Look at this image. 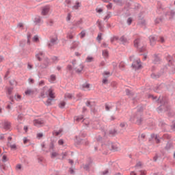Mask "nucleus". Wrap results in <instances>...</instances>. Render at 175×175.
I'll return each mask as SVG.
<instances>
[{"label": "nucleus", "instance_id": "31", "mask_svg": "<svg viewBox=\"0 0 175 175\" xmlns=\"http://www.w3.org/2000/svg\"><path fill=\"white\" fill-rule=\"evenodd\" d=\"M55 79L56 77L54 75H51L49 78L50 83H54V81H55Z\"/></svg>", "mask_w": 175, "mask_h": 175}, {"label": "nucleus", "instance_id": "6", "mask_svg": "<svg viewBox=\"0 0 175 175\" xmlns=\"http://www.w3.org/2000/svg\"><path fill=\"white\" fill-rule=\"evenodd\" d=\"M12 92H13V88H8L7 90V96L9 98L10 100H11L10 104L13 105V101L14 100V97L12 95Z\"/></svg>", "mask_w": 175, "mask_h": 175}, {"label": "nucleus", "instance_id": "16", "mask_svg": "<svg viewBox=\"0 0 175 175\" xmlns=\"http://www.w3.org/2000/svg\"><path fill=\"white\" fill-rule=\"evenodd\" d=\"M41 57H44V53H43V51H40L36 55V58H37L38 61H42Z\"/></svg>", "mask_w": 175, "mask_h": 175}, {"label": "nucleus", "instance_id": "11", "mask_svg": "<svg viewBox=\"0 0 175 175\" xmlns=\"http://www.w3.org/2000/svg\"><path fill=\"white\" fill-rule=\"evenodd\" d=\"M94 129H101L102 132H103V135H104V137H106V136H107V133L106 132V131L105 130V129L102 128L100 126V124H98L97 126H93Z\"/></svg>", "mask_w": 175, "mask_h": 175}, {"label": "nucleus", "instance_id": "30", "mask_svg": "<svg viewBox=\"0 0 175 175\" xmlns=\"http://www.w3.org/2000/svg\"><path fill=\"white\" fill-rule=\"evenodd\" d=\"M93 61H94V57L91 56H88L85 59V62H93Z\"/></svg>", "mask_w": 175, "mask_h": 175}, {"label": "nucleus", "instance_id": "7", "mask_svg": "<svg viewBox=\"0 0 175 175\" xmlns=\"http://www.w3.org/2000/svg\"><path fill=\"white\" fill-rule=\"evenodd\" d=\"M57 40H58L57 38H51L50 41L48 42L49 49H52L53 46H55V44H57Z\"/></svg>", "mask_w": 175, "mask_h": 175}, {"label": "nucleus", "instance_id": "53", "mask_svg": "<svg viewBox=\"0 0 175 175\" xmlns=\"http://www.w3.org/2000/svg\"><path fill=\"white\" fill-rule=\"evenodd\" d=\"M155 140L157 144H159V143H161V139H159V137L156 136Z\"/></svg>", "mask_w": 175, "mask_h": 175}, {"label": "nucleus", "instance_id": "1", "mask_svg": "<svg viewBox=\"0 0 175 175\" xmlns=\"http://www.w3.org/2000/svg\"><path fill=\"white\" fill-rule=\"evenodd\" d=\"M72 65H68L66 68V70L68 73L70 75H73L74 70H75L76 73H81L83 70L84 69V66L83 64H79L78 67L76 66L77 62L76 59L72 61Z\"/></svg>", "mask_w": 175, "mask_h": 175}, {"label": "nucleus", "instance_id": "54", "mask_svg": "<svg viewBox=\"0 0 175 175\" xmlns=\"http://www.w3.org/2000/svg\"><path fill=\"white\" fill-rule=\"evenodd\" d=\"M97 40H102V33H100L97 36Z\"/></svg>", "mask_w": 175, "mask_h": 175}, {"label": "nucleus", "instance_id": "15", "mask_svg": "<svg viewBox=\"0 0 175 175\" xmlns=\"http://www.w3.org/2000/svg\"><path fill=\"white\" fill-rule=\"evenodd\" d=\"M165 88H166V85H165V83H161V85L154 88V92H159L158 90H165Z\"/></svg>", "mask_w": 175, "mask_h": 175}, {"label": "nucleus", "instance_id": "52", "mask_svg": "<svg viewBox=\"0 0 175 175\" xmlns=\"http://www.w3.org/2000/svg\"><path fill=\"white\" fill-rule=\"evenodd\" d=\"M110 17H111V16L110 15V14H107V15H106L104 18L105 21H106V20H109V18H110Z\"/></svg>", "mask_w": 175, "mask_h": 175}, {"label": "nucleus", "instance_id": "12", "mask_svg": "<svg viewBox=\"0 0 175 175\" xmlns=\"http://www.w3.org/2000/svg\"><path fill=\"white\" fill-rule=\"evenodd\" d=\"M49 65H50V59H49V58L47 57H44V63L42 65V68L43 69H46V68H48Z\"/></svg>", "mask_w": 175, "mask_h": 175}, {"label": "nucleus", "instance_id": "34", "mask_svg": "<svg viewBox=\"0 0 175 175\" xmlns=\"http://www.w3.org/2000/svg\"><path fill=\"white\" fill-rule=\"evenodd\" d=\"M159 77H161V74L156 75L155 73H152L151 75L152 79H159Z\"/></svg>", "mask_w": 175, "mask_h": 175}, {"label": "nucleus", "instance_id": "56", "mask_svg": "<svg viewBox=\"0 0 175 175\" xmlns=\"http://www.w3.org/2000/svg\"><path fill=\"white\" fill-rule=\"evenodd\" d=\"M47 24L48 25H50L51 27V25H53V24H54V22H53V21L50 20L47 21Z\"/></svg>", "mask_w": 175, "mask_h": 175}, {"label": "nucleus", "instance_id": "13", "mask_svg": "<svg viewBox=\"0 0 175 175\" xmlns=\"http://www.w3.org/2000/svg\"><path fill=\"white\" fill-rule=\"evenodd\" d=\"M153 64H161V57H159V56H158V55L154 54L153 55V60H152Z\"/></svg>", "mask_w": 175, "mask_h": 175}, {"label": "nucleus", "instance_id": "58", "mask_svg": "<svg viewBox=\"0 0 175 175\" xmlns=\"http://www.w3.org/2000/svg\"><path fill=\"white\" fill-rule=\"evenodd\" d=\"M107 9H111V8H113V3H109L107 5Z\"/></svg>", "mask_w": 175, "mask_h": 175}, {"label": "nucleus", "instance_id": "60", "mask_svg": "<svg viewBox=\"0 0 175 175\" xmlns=\"http://www.w3.org/2000/svg\"><path fill=\"white\" fill-rule=\"evenodd\" d=\"M53 133H54L55 136H58V135H60L61 131H55Z\"/></svg>", "mask_w": 175, "mask_h": 175}, {"label": "nucleus", "instance_id": "9", "mask_svg": "<svg viewBox=\"0 0 175 175\" xmlns=\"http://www.w3.org/2000/svg\"><path fill=\"white\" fill-rule=\"evenodd\" d=\"M165 58L167 59L169 66H172L173 65V57L169 53H165Z\"/></svg>", "mask_w": 175, "mask_h": 175}, {"label": "nucleus", "instance_id": "51", "mask_svg": "<svg viewBox=\"0 0 175 175\" xmlns=\"http://www.w3.org/2000/svg\"><path fill=\"white\" fill-rule=\"evenodd\" d=\"M37 137L38 139H42V137H43V133H37Z\"/></svg>", "mask_w": 175, "mask_h": 175}, {"label": "nucleus", "instance_id": "48", "mask_svg": "<svg viewBox=\"0 0 175 175\" xmlns=\"http://www.w3.org/2000/svg\"><path fill=\"white\" fill-rule=\"evenodd\" d=\"M10 73V70H8L4 76L5 80H8V76H9V74Z\"/></svg>", "mask_w": 175, "mask_h": 175}, {"label": "nucleus", "instance_id": "4", "mask_svg": "<svg viewBox=\"0 0 175 175\" xmlns=\"http://www.w3.org/2000/svg\"><path fill=\"white\" fill-rule=\"evenodd\" d=\"M46 94L49 96L48 100H46V106H51L53 100L55 98V93L54 92V90L53 88H49L46 92Z\"/></svg>", "mask_w": 175, "mask_h": 175}, {"label": "nucleus", "instance_id": "3", "mask_svg": "<svg viewBox=\"0 0 175 175\" xmlns=\"http://www.w3.org/2000/svg\"><path fill=\"white\" fill-rule=\"evenodd\" d=\"M134 46L140 53L146 51V44L140 38H137L134 40Z\"/></svg>", "mask_w": 175, "mask_h": 175}, {"label": "nucleus", "instance_id": "39", "mask_svg": "<svg viewBox=\"0 0 175 175\" xmlns=\"http://www.w3.org/2000/svg\"><path fill=\"white\" fill-rule=\"evenodd\" d=\"M55 157H58V153L57 152H53L51 154V158H55Z\"/></svg>", "mask_w": 175, "mask_h": 175}, {"label": "nucleus", "instance_id": "10", "mask_svg": "<svg viewBox=\"0 0 175 175\" xmlns=\"http://www.w3.org/2000/svg\"><path fill=\"white\" fill-rule=\"evenodd\" d=\"M149 40L150 46H155V43L157 42V40H158V37H157V36H150L149 37Z\"/></svg>", "mask_w": 175, "mask_h": 175}, {"label": "nucleus", "instance_id": "29", "mask_svg": "<svg viewBox=\"0 0 175 175\" xmlns=\"http://www.w3.org/2000/svg\"><path fill=\"white\" fill-rule=\"evenodd\" d=\"M103 57H104V58L109 57V51H107V50L103 51Z\"/></svg>", "mask_w": 175, "mask_h": 175}, {"label": "nucleus", "instance_id": "24", "mask_svg": "<svg viewBox=\"0 0 175 175\" xmlns=\"http://www.w3.org/2000/svg\"><path fill=\"white\" fill-rule=\"evenodd\" d=\"M84 118L83 117V116H76L75 118V120L77 121V122H80V121H81L83 122V121H84V120H83Z\"/></svg>", "mask_w": 175, "mask_h": 175}, {"label": "nucleus", "instance_id": "40", "mask_svg": "<svg viewBox=\"0 0 175 175\" xmlns=\"http://www.w3.org/2000/svg\"><path fill=\"white\" fill-rule=\"evenodd\" d=\"M155 24H159V23H162V18H157L154 21Z\"/></svg>", "mask_w": 175, "mask_h": 175}, {"label": "nucleus", "instance_id": "27", "mask_svg": "<svg viewBox=\"0 0 175 175\" xmlns=\"http://www.w3.org/2000/svg\"><path fill=\"white\" fill-rule=\"evenodd\" d=\"M81 24H83V21L79 20V21H77V22H75L74 23V25H75V27H80V25H81Z\"/></svg>", "mask_w": 175, "mask_h": 175}, {"label": "nucleus", "instance_id": "8", "mask_svg": "<svg viewBox=\"0 0 175 175\" xmlns=\"http://www.w3.org/2000/svg\"><path fill=\"white\" fill-rule=\"evenodd\" d=\"M43 124H44V121L42 119H37L33 121L34 126L38 128L43 126Z\"/></svg>", "mask_w": 175, "mask_h": 175}, {"label": "nucleus", "instance_id": "2", "mask_svg": "<svg viewBox=\"0 0 175 175\" xmlns=\"http://www.w3.org/2000/svg\"><path fill=\"white\" fill-rule=\"evenodd\" d=\"M143 107H137V112L134 115L133 118L131 117L130 118V121L132 122H135V120H137L135 124H137V125H142V122H143V118L142 117V113H143Z\"/></svg>", "mask_w": 175, "mask_h": 175}, {"label": "nucleus", "instance_id": "62", "mask_svg": "<svg viewBox=\"0 0 175 175\" xmlns=\"http://www.w3.org/2000/svg\"><path fill=\"white\" fill-rule=\"evenodd\" d=\"M102 47H104V48L109 47V44H107L106 42H104L102 44Z\"/></svg>", "mask_w": 175, "mask_h": 175}, {"label": "nucleus", "instance_id": "20", "mask_svg": "<svg viewBox=\"0 0 175 175\" xmlns=\"http://www.w3.org/2000/svg\"><path fill=\"white\" fill-rule=\"evenodd\" d=\"M113 109V105L111 104H106L105 105V110L106 111H110V110Z\"/></svg>", "mask_w": 175, "mask_h": 175}, {"label": "nucleus", "instance_id": "19", "mask_svg": "<svg viewBox=\"0 0 175 175\" xmlns=\"http://www.w3.org/2000/svg\"><path fill=\"white\" fill-rule=\"evenodd\" d=\"M126 95H127V96H129V98H131V96H133V95H135V92L129 90V89H126Z\"/></svg>", "mask_w": 175, "mask_h": 175}, {"label": "nucleus", "instance_id": "25", "mask_svg": "<svg viewBox=\"0 0 175 175\" xmlns=\"http://www.w3.org/2000/svg\"><path fill=\"white\" fill-rule=\"evenodd\" d=\"M109 136H116L117 135V131L116 129H113L109 131Z\"/></svg>", "mask_w": 175, "mask_h": 175}, {"label": "nucleus", "instance_id": "49", "mask_svg": "<svg viewBox=\"0 0 175 175\" xmlns=\"http://www.w3.org/2000/svg\"><path fill=\"white\" fill-rule=\"evenodd\" d=\"M15 99L16 100H21V96L19 94L15 95Z\"/></svg>", "mask_w": 175, "mask_h": 175}, {"label": "nucleus", "instance_id": "38", "mask_svg": "<svg viewBox=\"0 0 175 175\" xmlns=\"http://www.w3.org/2000/svg\"><path fill=\"white\" fill-rule=\"evenodd\" d=\"M86 106H88V107H90V109H93L94 108L92 107V103H91V101H87L86 102Z\"/></svg>", "mask_w": 175, "mask_h": 175}, {"label": "nucleus", "instance_id": "42", "mask_svg": "<svg viewBox=\"0 0 175 175\" xmlns=\"http://www.w3.org/2000/svg\"><path fill=\"white\" fill-rule=\"evenodd\" d=\"M40 21H42V19L40 18V17H38V18H35V23L36 24L40 23Z\"/></svg>", "mask_w": 175, "mask_h": 175}, {"label": "nucleus", "instance_id": "14", "mask_svg": "<svg viewBox=\"0 0 175 175\" xmlns=\"http://www.w3.org/2000/svg\"><path fill=\"white\" fill-rule=\"evenodd\" d=\"M49 12H50V7L49 5H46L42 8V16H46L48 14Z\"/></svg>", "mask_w": 175, "mask_h": 175}, {"label": "nucleus", "instance_id": "44", "mask_svg": "<svg viewBox=\"0 0 175 175\" xmlns=\"http://www.w3.org/2000/svg\"><path fill=\"white\" fill-rule=\"evenodd\" d=\"M96 140L97 142H101V143H103V138L100 135H98L96 137Z\"/></svg>", "mask_w": 175, "mask_h": 175}, {"label": "nucleus", "instance_id": "26", "mask_svg": "<svg viewBox=\"0 0 175 175\" xmlns=\"http://www.w3.org/2000/svg\"><path fill=\"white\" fill-rule=\"evenodd\" d=\"M90 88V83H84L82 85V90L85 91V90H88Z\"/></svg>", "mask_w": 175, "mask_h": 175}, {"label": "nucleus", "instance_id": "22", "mask_svg": "<svg viewBox=\"0 0 175 175\" xmlns=\"http://www.w3.org/2000/svg\"><path fill=\"white\" fill-rule=\"evenodd\" d=\"M120 41L122 43V44H126V43H128V40L126 39L125 36H122L120 38Z\"/></svg>", "mask_w": 175, "mask_h": 175}, {"label": "nucleus", "instance_id": "37", "mask_svg": "<svg viewBox=\"0 0 175 175\" xmlns=\"http://www.w3.org/2000/svg\"><path fill=\"white\" fill-rule=\"evenodd\" d=\"M132 21H133V19L131 17H129L126 21V23L128 25H131V24H132Z\"/></svg>", "mask_w": 175, "mask_h": 175}, {"label": "nucleus", "instance_id": "47", "mask_svg": "<svg viewBox=\"0 0 175 175\" xmlns=\"http://www.w3.org/2000/svg\"><path fill=\"white\" fill-rule=\"evenodd\" d=\"M38 40H39V37L36 35L34 36V37L33 38V42H38Z\"/></svg>", "mask_w": 175, "mask_h": 175}, {"label": "nucleus", "instance_id": "64", "mask_svg": "<svg viewBox=\"0 0 175 175\" xmlns=\"http://www.w3.org/2000/svg\"><path fill=\"white\" fill-rule=\"evenodd\" d=\"M148 98H152L153 100L157 99V96H154L152 94H149Z\"/></svg>", "mask_w": 175, "mask_h": 175}, {"label": "nucleus", "instance_id": "23", "mask_svg": "<svg viewBox=\"0 0 175 175\" xmlns=\"http://www.w3.org/2000/svg\"><path fill=\"white\" fill-rule=\"evenodd\" d=\"M108 146H109V147H111V150H113V151H117V146H116L114 144H113V143L109 142Z\"/></svg>", "mask_w": 175, "mask_h": 175}, {"label": "nucleus", "instance_id": "43", "mask_svg": "<svg viewBox=\"0 0 175 175\" xmlns=\"http://www.w3.org/2000/svg\"><path fill=\"white\" fill-rule=\"evenodd\" d=\"M113 2L117 5H122V0H113Z\"/></svg>", "mask_w": 175, "mask_h": 175}, {"label": "nucleus", "instance_id": "55", "mask_svg": "<svg viewBox=\"0 0 175 175\" xmlns=\"http://www.w3.org/2000/svg\"><path fill=\"white\" fill-rule=\"evenodd\" d=\"M96 12L97 13H102L103 12V10L102 8H99V9L96 8Z\"/></svg>", "mask_w": 175, "mask_h": 175}, {"label": "nucleus", "instance_id": "45", "mask_svg": "<svg viewBox=\"0 0 175 175\" xmlns=\"http://www.w3.org/2000/svg\"><path fill=\"white\" fill-rule=\"evenodd\" d=\"M79 35L81 36V38L83 39V38H84V36H85V30H83Z\"/></svg>", "mask_w": 175, "mask_h": 175}, {"label": "nucleus", "instance_id": "18", "mask_svg": "<svg viewBox=\"0 0 175 175\" xmlns=\"http://www.w3.org/2000/svg\"><path fill=\"white\" fill-rule=\"evenodd\" d=\"M4 129H9L10 128V123L8 121H4L3 122Z\"/></svg>", "mask_w": 175, "mask_h": 175}, {"label": "nucleus", "instance_id": "41", "mask_svg": "<svg viewBox=\"0 0 175 175\" xmlns=\"http://www.w3.org/2000/svg\"><path fill=\"white\" fill-rule=\"evenodd\" d=\"M65 105H66V103L63 101V102L60 103L59 106L60 109H64L65 107Z\"/></svg>", "mask_w": 175, "mask_h": 175}, {"label": "nucleus", "instance_id": "32", "mask_svg": "<svg viewBox=\"0 0 175 175\" xmlns=\"http://www.w3.org/2000/svg\"><path fill=\"white\" fill-rule=\"evenodd\" d=\"M10 147L13 151H16V150H17V145H16V144H10Z\"/></svg>", "mask_w": 175, "mask_h": 175}, {"label": "nucleus", "instance_id": "59", "mask_svg": "<svg viewBox=\"0 0 175 175\" xmlns=\"http://www.w3.org/2000/svg\"><path fill=\"white\" fill-rule=\"evenodd\" d=\"M52 60L53 61V62H57L58 61V57L54 56L52 57Z\"/></svg>", "mask_w": 175, "mask_h": 175}, {"label": "nucleus", "instance_id": "36", "mask_svg": "<svg viewBox=\"0 0 175 175\" xmlns=\"http://www.w3.org/2000/svg\"><path fill=\"white\" fill-rule=\"evenodd\" d=\"M25 95H31V94H33V92L31 89H28L25 92Z\"/></svg>", "mask_w": 175, "mask_h": 175}, {"label": "nucleus", "instance_id": "5", "mask_svg": "<svg viewBox=\"0 0 175 175\" xmlns=\"http://www.w3.org/2000/svg\"><path fill=\"white\" fill-rule=\"evenodd\" d=\"M134 58V55L130 56V60L133 61L132 64V67L133 68V69H135V70H139V69L142 68V61L139 58L133 60Z\"/></svg>", "mask_w": 175, "mask_h": 175}, {"label": "nucleus", "instance_id": "35", "mask_svg": "<svg viewBox=\"0 0 175 175\" xmlns=\"http://www.w3.org/2000/svg\"><path fill=\"white\" fill-rule=\"evenodd\" d=\"M23 114H19L18 116L17 121L18 122L19 124H21V121H23Z\"/></svg>", "mask_w": 175, "mask_h": 175}, {"label": "nucleus", "instance_id": "28", "mask_svg": "<svg viewBox=\"0 0 175 175\" xmlns=\"http://www.w3.org/2000/svg\"><path fill=\"white\" fill-rule=\"evenodd\" d=\"M64 98L65 99H72V98H73V96L70 93H66L64 95Z\"/></svg>", "mask_w": 175, "mask_h": 175}, {"label": "nucleus", "instance_id": "33", "mask_svg": "<svg viewBox=\"0 0 175 175\" xmlns=\"http://www.w3.org/2000/svg\"><path fill=\"white\" fill-rule=\"evenodd\" d=\"M161 139H162L163 140H165L166 139L167 140H169V139H170V135H169L168 134H164L163 137H161Z\"/></svg>", "mask_w": 175, "mask_h": 175}, {"label": "nucleus", "instance_id": "21", "mask_svg": "<svg viewBox=\"0 0 175 175\" xmlns=\"http://www.w3.org/2000/svg\"><path fill=\"white\" fill-rule=\"evenodd\" d=\"M81 6V3L77 2L74 6H72L73 10H77Z\"/></svg>", "mask_w": 175, "mask_h": 175}, {"label": "nucleus", "instance_id": "50", "mask_svg": "<svg viewBox=\"0 0 175 175\" xmlns=\"http://www.w3.org/2000/svg\"><path fill=\"white\" fill-rule=\"evenodd\" d=\"M49 150H54V143L53 142H51L50 146H49Z\"/></svg>", "mask_w": 175, "mask_h": 175}, {"label": "nucleus", "instance_id": "46", "mask_svg": "<svg viewBox=\"0 0 175 175\" xmlns=\"http://www.w3.org/2000/svg\"><path fill=\"white\" fill-rule=\"evenodd\" d=\"M83 169H85V170H90V163L83 165Z\"/></svg>", "mask_w": 175, "mask_h": 175}, {"label": "nucleus", "instance_id": "57", "mask_svg": "<svg viewBox=\"0 0 175 175\" xmlns=\"http://www.w3.org/2000/svg\"><path fill=\"white\" fill-rule=\"evenodd\" d=\"M2 161L3 162H6L8 161V157H6V155L3 156Z\"/></svg>", "mask_w": 175, "mask_h": 175}, {"label": "nucleus", "instance_id": "63", "mask_svg": "<svg viewBox=\"0 0 175 175\" xmlns=\"http://www.w3.org/2000/svg\"><path fill=\"white\" fill-rule=\"evenodd\" d=\"M58 144H59V146H62V144H64V140L59 139L58 141Z\"/></svg>", "mask_w": 175, "mask_h": 175}, {"label": "nucleus", "instance_id": "61", "mask_svg": "<svg viewBox=\"0 0 175 175\" xmlns=\"http://www.w3.org/2000/svg\"><path fill=\"white\" fill-rule=\"evenodd\" d=\"M24 44H25V41H21L20 42V46L21 47H24Z\"/></svg>", "mask_w": 175, "mask_h": 175}, {"label": "nucleus", "instance_id": "17", "mask_svg": "<svg viewBox=\"0 0 175 175\" xmlns=\"http://www.w3.org/2000/svg\"><path fill=\"white\" fill-rule=\"evenodd\" d=\"M172 148H173V144H172V142H167L165 147V150L169 151V150H172Z\"/></svg>", "mask_w": 175, "mask_h": 175}]
</instances>
